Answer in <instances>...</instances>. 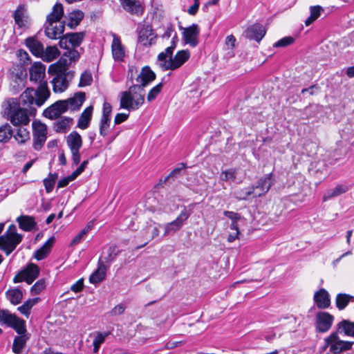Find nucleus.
Returning a JSON list of instances; mask_svg holds the SVG:
<instances>
[{
    "label": "nucleus",
    "mask_w": 354,
    "mask_h": 354,
    "mask_svg": "<svg viewBox=\"0 0 354 354\" xmlns=\"http://www.w3.org/2000/svg\"><path fill=\"white\" fill-rule=\"evenodd\" d=\"M34 88H27L19 96V102L13 101L9 103L6 108L8 117L10 122L14 126L26 125L30 122V118L28 116V111L25 108L20 107V105H32L35 104V97L33 96Z\"/></svg>",
    "instance_id": "f257e3e1"
},
{
    "label": "nucleus",
    "mask_w": 354,
    "mask_h": 354,
    "mask_svg": "<svg viewBox=\"0 0 354 354\" xmlns=\"http://www.w3.org/2000/svg\"><path fill=\"white\" fill-rule=\"evenodd\" d=\"M196 203H192L187 206H183V209L177 218L165 225L164 236H167L171 233H175L179 231L184 225L185 221L189 218L193 213Z\"/></svg>",
    "instance_id": "f03ea898"
},
{
    "label": "nucleus",
    "mask_w": 354,
    "mask_h": 354,
    "mask_svg": "<svg viewBox=\"0 0 354 354\" xmlns=\"http://www.w3.org/2000/svg\"><path fill=\"white\" fill-rule=\"evenodd\" d=\"M39 273V267L37 264L29 263L15 276L13 282L17 283L26 281L28 284H32L38 278Z\"/></svg>",
    "instance_id": "7ed1b4c3"
},
{
    "label": "nucleus",
    "mask_w": 354,
    "mask_h": 354,
    "mask_svg": "<svg viewBox=\"0 0 354 354\" xmlns=\"http://www.w3.org/2000/svg\"><path fill=\"white\" fill-rule=\"evenodd\" d=\"M32 136L35 150L40 151L47 138V126L40 120H35L32 122Z\"/></svg>",
    "instance_id": "20e7f679"
},
{
    "label": "nucleus",
    "mask_w": 354,
    "mask_h": 354,
    "mask_svg": "<svg viewBox=\"0 0 354 354\" xmlns=\"http://www.w3.org/2000/svg\"><path fill=\"white\" fill-rule=\"evenodd\" d=\"M334 316L326 311H319L315 318V330L317 333H326L333 326Z\"/></svg>",
    "instance_id": "39448f33"
},
{
    "label": "nucleus",
    "mask_w": 354,
    "mask_h": 354,
    "mask_svg": "<svg viewBox=\"0 0 354 354\" xmlns=\"http://www.w3.org/2000/svg\"><path fill=\"white\" fill-rule=\"evenodd\" d=\"M189 57L190 52L189 50H181L176 53L172 59L165 62V63H160L159 65L163 71H174L180 68Z\"/></svg>",
    "instance_id": "423d86ee"
},
{
    "label": "nucleus",
    "mask_w": 354,
    "mask_h": 354,
    "mask_svg": "<svg viewBox=\"0 0 354 354\" xmlns=\"http://www.w3.org/2000/svg\"><path fill=\"white\" fill-rule=\"evenodd\" d=\"M68 111L66 103L62 100H59L45 109L42 115L49 120H56L61 118L62 115Z\"/></svg>",
    "instance_id": "0eeeda50"
},
{
    "label": "nucleus",
    "mask_w": 354,
    "mask_h": 354,
    "mask_svg": "<svg viewBox=\"0 0 354 354\" xmlns=\"http://www.w3.org/2000/svg\"><path fill=\"white\" fill-rule=\"evenodd\" d=\"M23 236H17V237L1 235L0 236V250L8 256L17 248V246L22 241Z\"/></svg>",
    "instance_id": "6e6552de"
},
{
    "label": "nucleus",
    "mask_w": 354,
    "mask_h": 354,
    "mask_svg": "<svg viewBox=\"0 0 354 354\" xmlns=\"http://www.w3.org/2000/svg\"><path fill=\"white\" fill-rule=\"evenodd\" d=\"M200 28L198 24H193L191 26L183 28V40L185 44H189L194 48L198 46Z\"/></svg>",
    "instance_id": "1a4fd4ad"
},
{
    "label": "nucleus",
    "mask_w": 354,
    "mask_h": 354,
    "mask_svg": "<svg viewBox=\"0 0 354 354\" xmlns=\"http://www.w3.org/2000/svg\"><path fill=\"white\" fill-rule=\"evenodd\" d=\"M266 34V30L261 24L256 23L247 28L243 35L250 40H255L258 43L261 41Z\"/></svg>",
    "instance_id": "9d476101"
},
{
    "label": "nucleus",
    "mask_w": 354,
    "mask_h": 354,
    "mask_svg": "<svg viewBox=\"0 0 354 354\" xmlns=\"http://www.w3.org/2000/svg\"><path fill=\"white\" fill-rule=\"evenodd\" d=\"M153 35L152 26L149 24H144L141 29L138 31V43L145 47L151 46L153 43V40L156 38V35L149 39V37Z\"/></svg>",
    "instance_id": "9b49d317"
},
{
    "label": "nucleus",
    "mask_w": 354,
    "mask_h": 354,
    "mask_svg": "<svg viewBox=\"0 0 354 354\" xmlns=\"http://www.w3.org/2000/svg\"><path fill=\"white\" fill-rule=\"evenodd\" d=\"M274 183L275 179L272 172H271L260 178L256 182L255 185H252V187H254V190L255 189H259L262 192L259 194L258 196H261L265 195L270 190Z\"/></svg>",
    "instance_id": "f8f14e48"
},
{
    "label": "nucleus",
    "mask_w": 354,
    "mask_h": 354,
    "mask_svg": "<svg viewBox=\"0 0 354 354\" xmlns=\"http://www.w3.org/2000/svg\"><path fill=\"white\" fill-rule=\"evenodd\" d=\"M62 100L65 104L66 103L68 110L71 109L72 111H78L86 100V93L83 91H78L74 94L73 97Z\"/></svg>",
    "instance_id": "ddd939ff"
},
{
    "label": "nucleus",
    "mask_w": 354,
    "mask_h": 354,
    "mask_svg": "<svg viewBox=\"0 0 354 354\" xmlns=\"http://www.w3.org/2000/svg\"><path fill=\"white\" fill-rule=\"evenodd\" d=\"M313 300L317 308L319 309L328 308L330 305V298L329 293L324 288H321L315 292Z\"/></svg>",
    "instance_id": "4468645a"
},
{
    "label": "nucleus",
    "mask_w": 354,
    "mask_h": 354,
    "mask_svg": "<svg viewBox=\"0 0 354 354\" xmlns=\"http://www.w3.org/2000/svg\"><path fill=\"white\" fill-rule=\"evenodd\" d=\"M12 17L15 24L19 28H24L26 26L28 20L27 8L25 4H20L13 12Z\"/></svg>",
    "instance_id": "2eb2a0df"
},
{
    "label": "nucleus",
    "mask_w": 354,
    "mask_h": 354,
    "mask_svg": "<svg viewBox=\"0 0 354 354\" xmlns=\"http://www.w3.org/2000/svg\"><path fill=\"white\" fill-rule=\"evenodd\" d=\"M26 64H19L15 65L11 71V76L15 78L14 82L17 84V86H24V81L27 77V71L24 65Z\"/></svg>",
    "instance_id": "dca6fc26"
},
{
    "label": "nucleus",
    "mask_w": 354,
    "mask_h": 354,
    "mask_svg": "<svg viewBox=\"0 0 354 354\" xmlns=\"http://www.w3.org/2000/svg\"><path fill=\"white\" fill-rule=\"evenodd\" d=\"M70 62L68 59L61 57L57 62L49 66L48 69V74L51 75L62 74L68 70Z\"/></svg>",
    "instance_id": "f3484780"
},
{
    "label": "nucleus",
    "mask_w": 354,
    "mask_h": 354,
    "mask_svg": "<svg viewBox=\"0 0 354 354\" xmlns=\"http://www.w3.org/2000/svg\"><path fill=\"white\" fill-rule=\"evenodd\" d=\"M46 66L41 62H36L29 69L30 80L37 82L45 77Z\"/></svg>",
    "instance_id": "a211bd4d"
},
{
    "label": "nucleus",
    "mask_w": 354,
    "mask_h": 354,
    "mask_svg": "<svg viewBox=\"0 0 354 354\" xmlns=\"http://www.w3.org/2000/svg\"><path fill=\"white\" fill-rule=\"evenodd\" d=\"M25 44L33 55L37 57H42L44 49L41 41L33 37H29L25 39Z\"/></svg>",
    "instance_id": "6ab92c4d"
},
{
    "label": "nucleus",
    "mask_w": 354,
    "mask_h": 354,
    "mask_svg": "<svg viewBox=\"0 0 354 354\" xmlns=\"http://www.w3.org/2000/svg\"><path fill=\"white\" fill-rule=\"evenodd\" d=\"M108 266H104L101 261H97V269L91 274L89 277L90 283L93 284L100 283L106 279Z\"/></svg>",
    "instance_id": "aec40b11"
},
{
    "label": "nucleus",
    "mask_w": 354,
    "mask_h": 354,
    "mask_svg": "<svg viewBox=\"0 0 354 354\" xmlns=\"http://www.w3.org/2000/svg\"><path fill=\"white\" fill-rule=\"evenodd\" d=\"M20 229L25 232L38 230L35 219L32 216L21 215L17 218Z\"/></svg>",
    "instance_id": "412c9836"
},
{
    "label": "nucleus",
    "mask_w": 354,
    "mask_h": 354,
    "mask_svg": "<svg viewBox=\"0 0 354 354\" xmlns=\"http://www.w3.org/2000/svg\"><path fill=\"white\" fill-rule=\"evenodd\" d=\"M122 250H120L115 244L111 245L106 251V255L100 257L98 261H101L104 266L110 268L111 263L115 260L117 257L121 253Z\"/></svg>",
    "instance_id": "4be33fe9"
},
{
    "label": "nucleus",
    "mask_w": 354,
    "mask_h": 354,
    "mask_svg": "<svg viewBox=\"0 0 354 354\" xmlns=\"http://www.w3.org/2000/svg\"><path fill=\"white\" fill-rule=\"evenodd\" d=\"M66 25V21H62L57 26H46L44 30L45 35L49 39H57L60 35H64Z\"/></svg>",
    "instance_id": "5701e85b"
},
{
    "label": "nucleus",
    "mask_w": 354,
    "mask_h": 354,
    "mask_svg": "<svg viewBox=\"0 0 354 354\" xmlns=\"http://www.w3.org/2000/svg\"><path fill=\"white\" fill-rule=\"evenodd\" d=\"M54 75L55 77L51 81L53 91L55 93H62L65 91L69 86V82L66 75L62 74Z\"/></svg>",
    "instance_id": "b1692460"
},
{
    "label": "nucleus",
    "mask_w": 354,
    "mask_h": 354,
    "mask_svg": "<svg viewBox=\"0 0 354 354\" xmlns=\"http://www.w3.org/2000/svg\"><path fill=\"white\" fill-rule=\"evenodd\" d=\"M156 78V73L151 69L150 66H144L140 73L136 78L137 82H142V86H147Z\"/></svg>",
    "instance_id": "393cba45"
},
{
    "label": "nucleus",
    "mask_w": 354,
    "mask_h": 354,
    "mask_svg": "<svg viewBox=\"0 0 354 354\" xmlns=\"http://www.w3.org/2000/svg\"><path fill=\"white\" fill-rule=\"evenodd\" d=\"M93 111V106L92 105L86 107L81 113L77 127L81 129H86L89 127L91 120L92 119V114Z\"/></svg>",
    "instance_id": "a878e982"
},
{
    "label": "nucleus",
    "mask_w": 354,
    "mask_h": 354,
    "mask_svg": "<svg viewBox=\"0 0 354 354\" xmlns=\"http://www.w3.org/2000/svg\"><path fill=\"white\" fill-rule=\"evenodd\" d=\"M187 168L188 167L184 162L177 164L176 167L166 176V180H171L172 182H174L176 180L183 178V177L188 174Z\"/></svg>",
    "instance_id": "bb28decb"
},
{
    "label": "nucleus",
    "mask_w": 354,
    "mask_h": 354,
    "mask_svg": "<svg viewBox=\"0 0 354 354\" xmlns=\"http://www.w3.org/2000/svg\"><path fill=\"white\" fill-rule=\"evenodd\" d=\"M66 143L71 150L80 149L83 140L80 134L77 131H73L67 136Z\"/></svg>",
    "instance_id": "cd10ccee"
},
{
    "label": "nucleus",
    "mask_w": 354,
    "mask_h": 354,
    "mask_svg": "<svg viewBox=\"0 0 354 354\" xmlns=\"http://www.w3.org/2000/svg\"><path fill=\"white\" fill-rule=\"evenodd\" d=\"M120 95V106L122 109L129 111H134L135 108L133 103V96L131 91L129 89L126 91H122Z\"/></svg>",
    "instance_id": "c85d7f7f"
},
{
    "label": "nucleus",
    "mask_w": 354,
    "mask_h": 354,
    "mask_svg": "<svg viewBox=\"0 0 354 354\" xmlns=\"http://www.w3.org/2000/svg\"><path fill=\"white\" fill-rule=\"evenodd\" d=\"M84 14L82 10H75L70 12L66 18L68 19L66 25L71 29H75L84 19Z\"/></svg>",
    "instance_id": "c756f323"
},
{
    "label": "nucleus",
    "mask_w": 354,
    "mask_h": 354,
    "mask_svg": "<svg viewBox=\"0 0 354 354\" xmlns=\"http://www.w3.org/2000/svg\"><path fill=\"white\" fill-rule=\"evenodd\" d=\"M112 54L115 61H122L125 56L124 48L121 44L120 38H113L112 46Z\"/></svg>",
    "instance_id": "7c9ffc66"
},
{
    "label": "nucleus",
    "mask_w": 354,
    "mask_h": 354,
    "mask_svg": "<svg viewBox=\"0 0 354 354\" xmlns=\"http://www.w3.org/2000/svg\"><path fill=\"white\" fill-rule=\"evenodd\" d=\"M73 122V119L71 117L64 116L61 120L53 123V129L56 133H66L70 129Z\"/></svg>",
    "instance_id": "2f4dec72"
},
{
    "label": "nucleus",
    "mask_w": 354,
    "mask_h": 354,
    "mask_svg": "<svg viewBox=\"0 0 354 354\" xmlns=\"http://www.w3.org/2000/svg\"><path fill=\"white\" fill-rule=\"evenodd\" d=\"M66 36L68 39V44L71 45L72 48H76L83 42L84 37H86V32H67Z\"/></svg>",
    "instance_id": "473e14b6"
},
{
    "label": "nucleus",
    "mask_w": 354,
    "mask_h": 354,
    "mask_svg": "<svg viewBox=\"0 0 354 354\" xmlns=\"http://www.w3.org/2000/svg\"><path fill=\"white\" fill-rule=\"evenodd\" d=\"M6 296L12 304L17 305L21 302L23 299V292L19 288H15L7 290Z\"/></svg>",
    "instance_id": "72a5a7b5"
},
{
    "label": "nucleus",
    "mask_w": 354,
    "mask_h": 354,
    "mask_svg": "<svg viewBox=\"0 0 354 354\" xmlns=\"http://www.w3.org/2000/svg\"><path fill=\"white\" fill-rule=\"evenodd\" d=\"M223 215L231 220L230 228L237 232V234H241L238 222L241 219V215L237 212L228 210H225L223 212Z\"/></svg>",
    "instance_id": "f704fd0d"
},
{
    "label": "nucleus",
    "mask_w": 354,
    "mask_h": 354,
    "mask_svg": "<svg viewBox=\"0 0 354 354\" xmlns=\"http://www.w3.org/2000/svg\"><path fill=\"white\" fill-rule=\"evenodd\" d=\"M40 301L39 297H35L28 299L23 305L17 308V310L24 315L26 318H28L30 314L31 308Z\"/></svg>",
    "instance_id": "c9c22d12"
},
{
    "label": "nucleus",
    "mask_w": 354,
    "mask_h": 354,
    "mask_svg": "<svg viewBox=\"0 0 354 354\" xmlns=\"http://www.w3.org/2000/svg\"><path fill=\"white\" fill-rule=\"evenodd\" d=\"M351 188L350 185L338 184L333 189L328 190L327 194L324 196V201L340 196L347 192Z\"/></svg>",
    "instance_id": "e433bc0d"
},
{
    "label": "nucleus",
    "mask_w": 354,
    "mask_h": 354,
    "mask_svg": "<svg viewBox=\"0 0 354 354\" xmlns=\"http://www.w3.org/2000/svg\"><path fill=\"white\" fill-rule=\"evenodd\" d=\"M28 339L29 336L28 335L15 337L12 347V352L16 354L21 353Z\"/></svg>",
    "instance_id": "4c0bfd02"
},
{
    "label": "nucleus",
    "mask_w": 354,
    "mask_h": 354,
    "mask_svg": "<svg viewBox=\"0 0 354 354\" xmlns=\"http://www.w3.org/2000/svg\"><path fill=\"white\" fill-rule=\"evenodd\" d=\"M61 53L56 46H47L41 59L46 62H50L60 55Z\"/></svg>",
    "instance_id": "58836bf2"
},
{
    "label": "nucleus",
    "mask_w": 354,
    "mask_h": 354,
    "mask_svg": "<svg viewBox=\"0 0 354 354\" xmlns=\"http://www.w3.org/2000/svg\"><path fill=\"white\" fill-rule=\"evenodd\" d=\"M310 10V16L306 19L305 24L306 26H310L315 21H316L321 15L322 12H324V10L323 7L321 6H311L309 8Z\"/></svg>",
    "instance_id": "ea45409f"
},
{
    "label": "nucleus",
    "mask_w": 354,
    "mask_h": 354,
    "mask_svg": "<svg viewBox=\"0 0 354 354\" xmlns=\"http://www.w3.org/2000/svg\"><path fill=\"white\" fill-rule=\"evenodd\" d=\"M13 136V131L8 123L0 126V142H7Z\"/></svg>",
    "instance_id": "a19ab883"
},
{
    "label": "nucleus",
    "mask_w": 354,
    "mask_h": 354,
    "mask_svg": "<svg viewBox=\"0 0 354 354\" xmlns=\"http://www.w3.org/2000/svg\"><path fill=\"white\" fill-rule=\"evenodd\" d=\"M338 330L343 329L347 336L354 337V322L347 319H343L337 324Z\"/></svg>",
    "instance_id": "79ce46f5"
},
{
    "label": "nucleus",
    "mask_w": 354,
    "mask_h": 354,
    "mask_svg": "<svg viewBox=\"0 0 354 354\" xmlns=\"http://www.w3.org/2000/svg\"><path fill=\"white\" fill-rule=\"evenodd\" d=\"M352 295L346 293H339L336 297L335 304L337 308L342 310L344 309L351 301Z\"/></svg>",
    "instance_id": "37998d69"
},
{
    "label": "nucleus",
    "mask_w": 354,
    "mask_h": 354,
    "mask_svg": "<svg viewBox=\"0 0 354 354\" xmlns=\"http://www.w3.org/2000/svg\"><path fill=\"white\" fill-rule=\"evenodd\" d=\"M13 136L18 143L24 144L30 139V132L26 128L20 127Z\"/></svg>",
    "instance_id": "c03bdc74"
},
{
    "label": "nucleus",
    "mask_w": 354,
    "mask_h": 354,
    "mask_svg": "<svg viewBox=\"0 0 354 354\" xmlns=\"http://www.w3.org/2000/svg\"><path fill=\"white\" fill-rule=\"evenodd\" d=\"M176 48L173 46H169L165 49V52H161L158 55V61L160 63H165L173 59V53Z\"/></svg>",
    "instance_id": "a18cd8bd"
},
{
    "label": "nucleus",
    "mask_w": 354,
    "mask_h": 354,
    "mask_svg": "<svg viewBox=\"0 0 354 354\" xmlns=\"http://www.w3.org/2000/svg\"><path fill=\"white\" fill-rule=\"evenodd\" d=\"M111 118L101 117L100 121V134L102 137H105L108 133V129L111 124Z\"/></svg>",
    "instance_id": "49530a36"
},
{
    "label": "nucleus",
    "mask_w": 354,
    "mask_h": 354,
    "mask_svg": "<svg viewBox=\"0 0 354 354\" xmlns=\"http://www.w3.org/2000/svg\"><path fill=\"white\" fill-rule=\"evenodd\" d=\"M10 328H13L17 333L19 335V336L21 335H26V321L19 318L17 322H16Z\"/></svg>",
    "instance_id": "de8ad7c7"
},
{
    "label": "nucleus",
    "mask_w": 354,
    "mask_h": 354,
    "mask_svg": "<svg viewBox=\"0 0 354 354\" xmlns=\"http://www.w3.org/2000/svg\"><path fill=\"white\" fill-rule=\"evenodd\" d=\"M128 12L132 15H136L138 16L141 15L143 13V8L141 6V3L136 1L132 3L130 6L126 8L125 9Z\"/></svg>",
    "instance_id": "09e8293b"
},
{
    "label": "nucleus",
    "mask_w": 354,
    "mask_h": 354,
    "mask_svg": "<svg viewBox=\"0 0 354 354\" xmlns=\"http://www.w3.org/2000/svg\"><path fill=\"white\" fill-rule=\"evenodd\" d=\"M37 90H39V92H41V93H44L45 94V97H44V100H39V104H41V103H44L48 99V97H50V90L48 87V83L46 81H44V80H40L39 81V84L37 87Z\"/></svg>",
    "instance_id": "8fccbe9b"
},
{
    "label": "nucleus",
    "mask_w": 354,
    "mask_h": 354,
    "mask_svg": "<svg viewBox=\"0 0 354 354\" xmlns=\"http://www.w3.org/2000/svg\"><path fill=\"white\" fill-rule=\"evenodd\" d=\"M93 82V77L91 72L84 71L80 76L79 87L90 86Z\"/></svg>",
    "instance_id": "3c124183"
},
{
    "label": "nucleus",
    "mask_w": 354,
    "mask_h": 354,
    "mask_svg": "<svg viewBox=\"0 0 354 354\" xmlns=\"http://www.w3.org/2000/svg\"><path fill=\"white\" fill-rule=\"evenodd\" d=\"M46 287V280L41 279L38 280L30 288L32 295H39Z\"/></svg>",
    "instance_id": "603ef678"
},
{
    "label": "nucleus",
    "mask_w": 354,
    "mask_h": 354,
    "mask_svg": "<svg viewBox=\"0 0 354 354\" xmlns=\"http://www.w3.org/2000/svg\"><path fill=\"white\" fill-rule=\"evenodd\" d=\"M254 191L252 186L241 189L236 192V198L238 200H246L249 196L253 194Z\"/></svg>",
    "instance_id": "864d4df0"
},
{
    "label": "nucleus",
    "mask_w": 354,
    "mask_h": 354,
    "mask_svg": "<svg viewBox=\"0 0 354 354\" xmlns=\"http://www.w3.org/2000/svg\"><path fill=\"white\" fill-rule=\"evenodd\" d=\"M162 86V82H160L159 84L153 86L148 93L147 100L149 102H151L152 100H155L157 95L161 92Z\"/></svg>",
    "instance_id": "5fc2aeb1"
},
{
    "label": "nucleus",
    "mask_w": 354,
    "mask_h": 354,
    "mask_svg": "<svg viewBox=\"0 0 354 354\" xmlns=\"http://www.w3.org/2000/svg\"><path fill=\"white\" fill-rule=\"evenodd\" d=\"M295 42V38L291 36L283 37L273 44L274 48L286 47Z\"/></svg>",
    "instance_id": "6e6d98bb"
},
{
    "label": "nucleus",
    "mask_w": 354,
    "mask_h": 354,
    "mask_svg": "<svg viewBox=\"0 0 354 354\" xmlns=\"http://www.w3.org/2000/svg\"><path fill=\"white\" fill-rule=\"evenodd\" d=\"M50 252V250L48 248H46L42 245L35 252L33 257L37 261H41L46 258Z\"/></svg>",
    "instance_id": "4d7b16f0"
},
{
    "label": "nucleus",
    "mask_w": 354,
    "mask_h": 354,
    "mask_svg": "<svg viewBox=\"0 0 354 354\" xmlns=\"http://www.w3.org/2000/svg\"><path fill=\"white\" fill-rule=\"evenodd\" d=\"M236 170L234 169H230L222 172L221 175V179L223 181H234L236 178Z\"/></svg>",
    "instance_id": "13d9d810"
},
{
    "label": "nucleus",
    "mask_w": 354,
    "mask_h": 354,
    "mask_svg": "<svg viewBox=\"0 0 354 354\" xmlns=\"http://www.w3.org/2000/svg\"><path fill=\"white\" fill-rule=\"evenodd\" d=\"M133 103L135 110H137L145 102V93H138L133 94Z\"/></svg>",
    "instance_id": "bf43d9fd"
},
{
    "label": "nucleus",
    "mask_w": 354,
    "mask_h": 354,
    "mask_svg": "<svg viewBox=\"0 0 354 354\" xmlns=\"http://www.w3.org/2000/svg\"><path fill=\"white\" fill-rule=\"evenodd\" d=\"M339 330L338 328L336 331L330 333V335L328 337H326L324 339V342H326V346H330L333 344L337 343V342L339 340V337L338 335V333H339Z\"/></svg>",
    "instance_id": "052dcab7"
},
{
    "label": "nucleus",
    "mask_w": 354,
    "mask_h": 354,
    "mask_svg": "<svg viewBox=\"0 0 354 354\" xmlns=\"http://www.w3.org/2000/svg\"><path fill=\"white\" fill-rule=\"evenodd\" d=\"M126 306L124 304H119L116 305L114 308H113L109 312V314L111 316H117L120 315L124 313Z\"/></svg>",
    "instance_id": "680f3d73"
},
{
    "label": "nucleus",
    "mask_w": 354,
    "mask_h": 354,
    "mask_svg": "<svg viewBox=\"0 0 354 354\" xmlns=\"http://www.w3.org/2000/svg\"><path fill=\"white\" fill-rule=\"evenodd\" d=\"M111 334V331H107L104 333L98 332L93 339V343L96 344H99L101 346L105 341V339L107 336Z\"/></svg>",
    "instance_id": "e2e57ef3"
},
{
    "label": "nucleus",
    "mask_w": 354,
    "mask_h": 354,
    "mask_svg": "<svg viewBox=\"0 0 354 354\" xmlns=\"http://www.w3.org/2000/svg\"><path fill=\"white\" fill-rule=\"evenodd\" d=\"M62 17H60L59 15H55L53 13H50L46 17V26H53V23L60 22L62 21Z\"/></svg>",
    "instance_id": "0e129e2a"
},
{
    "label": "nucleus",
    "mask_w": 354,
    "mask_h": 354,
    "mask_svg": "<svg viewBox=\"0 0 354 354\" xmlns=\"http://www.w3.org/2000/svg\"><path fill=\"white\" fill-rule=\"evenodd\" d=\"M320 90V87L317 84H313L308 88H304L301 90V93L304 94L308 92L310 95L317 94Z\"/></svg>",
    "instance_id": "69168bd1"
},
{
    "label": "nucleus",
    "mask_w": 354,
    "mask_h": 354,
    "mask_svg": "<svg viewBox=\"0 0 354 354\" xmlns=\"http://www.w3.org/2000/svg\"><path fill=\"white\" fill-rule=\"evenodd\" d=\"M337 344L339 346V351H342L343 352L351 349L354 342L339 339L337 342Z\"/></svg>",
    "instance_id": "338daca9"
},
{
    "label": "nucleus",
    "mask_w": 354,
    "mask_h": 354,
    "mask_svg": "<svg viewBox=\"0 0 354 354\" xmlns=\"http://www.w3.org/2000/svg\"><path fill=\"white\" fill-rule=\"evenodd\" d=\"M43 183L45 187L46 192L47 193H50L53 191L55 184L53 180H52L49 177L44 178L43 180Z\"/></svg>",
    "instance_id": "774afa93"
}]
</instances>
